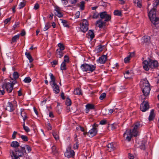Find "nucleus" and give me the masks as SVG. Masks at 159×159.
<instances>
[{"instance_id":"f257e3e1","label":"nucleus","mask_w":159,"mask_h":159,"mask_svg":"<svg viewBox=\"0 0 159 159\" xmlns=\"http://www.w3.org/2000/svg\"><path fill=\"white\" fill-rule=\"evenodd\" d=\"M140 126L139 122H137L135 124L133 129L132 130L131 129H127L124 134V137H125L126 136V140L129 141H130L133 136L136 137L138 136V132L137 129Z\"/></svg>"},{"instance_id":"f03ea898","label":"nucleus","mask_w":159,"mask_h":159,"mask_svg":"<svg viewBox=\"0 0 159 159\" xmlns=\"http://www.w3.org/2000/svg\"><path fill=\"white\" fill-rule=\"evenodd\" d=\"M159 4L158 1H156L153 3V8L148 14L149 17L152 23L155 25L159 24V18L156 16V11L155 6L156 7Z\"/></svg>"},{"instance_id":"7ed1b4c3","label":"nucleus","mask_w":159,"mask_h":159,"mask_svg":"<svg viewBox=\"0 0 159 159\" xmlns=\"http://www.w3.org/2000/svg\"><path fill=\"white\" fill-rule=\"evenodd\" d=\"M143 66L144 69L146 71H148L149 68H156L158 66L157 61L148 58L147 60H144L143 62Z\"/></svg>"},{"instance_id":"20e7f679","label":"nucleus","mask_w":159,"mask_h":159,"mask_svg":"<svg viewBox=\"0 0 159 159\" xmlns=\"http://www.w3.org/2000/svg\"><path fill=\"white\" fill-rule=\"evenodd\" d=\"M80 67L82 70L84 72L89 71L92 72L95 69V66L86 63L82 65Z\"/></svg>"},{"instance_id":"39448f33","label":"nucleus","mask_w":159,"mask_h":159,"mask_svg":"<svg viewBox=\"0 0 159 159\" xmlns=\"http://www.w3.org/2000/svg\"><path fill=\"white\" fill-rule=\"evenodd\" d=\"M141 98L142 100H143V101L141 104L140 109L143 112H145L148 109L149 105L148 102L144 101V99L146 98H144L142 97Z\"/></svg>"},{"instance_id":"423d86ee","label":"nucleus","mask_w":159,"mask_h":159,"mask_svg":"<svg viewBox=\"0 0 159 159\" xmlns=\"http://www.w3.org/2000/svg\"><path fill=\"white\" fill-rule=\"evenodd\" d=\"M99 16L101 19L102 20L104 19V21L105 22L110 21L111 18V16L110 15L107 14V12L104 11L101 12L99 14Z\"/></svg>"},{"instance_id":"0eeeda50","label":"nucleus","mask_w":159,"mask_h":159,"mask_svg":"<svg viewBox=\"0 0 159 159\" xmlns=\"http://www.w3.org/2000/svg\"><path fill=\"white\" fill-rule=\"evenodd\" d=\"M89 23L88 21L85 19H83L80 27L81 31L84 33L85 32L88 30Z\"/></svg>"},{"instance_id":"6e6552de","label":"nucleus","mask_w":159,"mask_h":159,"mask_svg":"<svg viewBox=\"0 0 159 159\" xmlns=\"http://www.w3.org/2000/svg\"><path fill=\"white\" fill-rule=\"evenodd\" d=\"M2 87L3 89H6L8 93H11L13 89V87L9 83L5 82L2 85Z\"/></svg>"},{"instance_id":"1a4fd4ad","label":"nucleus","mask_w":159,"mask_h":159,"mask_svg":"<svg viewBox=\"0 0 159 159\" xmlns=\"http://www.w3.org/2000/svg\"><path fill=\"white\" fill-rule=\"evenodd\" d=\"M54 12L55 16H57L59 17H61L63 16L61 12V9L60 7L57 6L55 7Z\"/></svg>"},{"instance_id":"9d476101","label":"nucleus","mask_w":159,"mask_h":159,"mask_svg":"<svg viewBox=\"0 0 159 159\" xmlns=\"http://www.w3.org/2000/svg\"><path fill=\"white\" fill-rule=\"evenodd\" d=\"M22 147H20V148H15V154L18 157H21L24 155V151L22 149Z\"/></svg>"},{"instance_id":"9b49d317","label":"nucleus","mask_w":159,"mask_h":159,"mask_svg":"<svg viewBox=\"0 0 159 159\" xmlns=\"http://www.w3.org/2000/svg\"><path fill=\"white\" fill-rule=\"evenodd\" d=\"M106 22L103 21L102 20L100 19L96 21V24L98 25V26L100 28L104 27L106 26Z\"/></svg>"},{"instance_id":"f8f14e48","label":"nucleus","mask_w":159,"mask_h":159,"mask_svg":"<svg viewBox=\"0 0 159 159\" xmlns=\"http://www.w3.org/2000/svg\"><path fill=\"white\" fill-rule=\"evenodd\" d=\"M150 86L144 88L142 89V91L143 93V95L142 96H148L150 93Z\"/></svg>"},{"instance_id":"ddd939ff","label":"nucleus","mask_w":159,"mask_h":159,"mask_svg":"<svg viewBox=\"0 0 159 159\" xmlns=\"http://www.w3.org/2000/svg\"><path fill=\"white\" fill-rule=\"evenodd\" d=\"M6 110L9 111L11 112L15 110V108L11 102H8L7 104Z\"/></svg>"},{"instance_id":"4468645a","label":"nucleus","mask_w":159,"mask_h":159,"mask_svg":"<svg viewBox=\"0 0 159 159\" xmlns=\"http://www.w3.org/2000/svg\"><path fill=\"white\" fill-rule=\"evenodd\" d=\"M70 148L69 149V151L67 150V151L65 153V156L68 158L73 157L75 154L74 151L73 150L70 151Z\"/></svg>"},{"instance_id":"2eb2a0df","label":"nucleus","mask_w":159,"mask_h":159,"mask_svg":"<svg viewBox=\"0 0 159 159\" xmlns=\"http://www.w3.org/2000/svg\"><path fill=\"white\" fill-rule=\"evenodd\" d=\"M141 88L142 89L143 87L145 88L149 86V84L148 81L146 80H142L140 83Z\"/></svg>"},{"instance_id":"dca6fc26","label":"nucleus","mask_w":159,"mask_h":159,"mask_svg":"<svg viewBox=\"0 0 159 159\" xmlns=\"http://www.w3.org/2000/svg\"><path fill=\"white\" fill-rule=\"evenodd\" d=\"M97 133V130L96 129L93 128L91 129L88 132L89 134V136L91 137H92L93 136L96 135Z\"/></svg>"},{"instance_id":"f3484780","label":"nucleus","mask_w":159,"mask_h":159,"mask_svg":"<svg viewBox=\"0 0 159 159\" xmlns=\"http://www.w3.org/2000/svg\"><path fill=\"white\" fill-rule=\"evenodd\" d=\"M86 37L89 39H90L91 40H92L94 37V31L93 30H89L88 33L86 34Z\"/></svg>"},{"instance_id":"a211bd4d","label":"nucleus","mask_w":159,"mask_h":159,"mask_svg":"<svg viewBox=\"0 0 159 159\" xmlns=\"http://www.w3.org/2000/svg\"><path fill=\"white\" fill-rule=\"evenodd\" d=\"M107 57L106 55H103L100 57L98 60L99 63L101 64L104 63L106 61Z\"/></svg>"},{"instance_id":"6ab92c4d","label":"nucleus","mask_w":159,"mask_h":159,"mask_svg":"<svg viewBox=\"0 0 159 159\" xmlns=\"http://www.w3.org/2000/svg\"><path fill=\"white\" fill-rule=\"evenodd\" d=\"M22 149L24 150V152L26 153H29L31 150L30 147L27 145H25L24 147H22Z\"/></svg>"},{"instance_id":"aec40b11","label":"nucleus","mask_w":159,"mask_h":159,"mask_svg":"<svg viewBox=\"0 0 159 159\" xmlns=\"http://www.w3.org/2000/svg\"><path fill=\"white\" fill-rule=\"evenodd\" d=\"M86 112L87 113L90 110L94 109V106L93 104H88L86 105Z\"/></svg>"},{"instance_id":"412c9836","label":"nucleus","mask_w":159,"mask_h":159,"mask_svg":"<svg viewBox=\"0 0 159 159\" xmlns=\"http://www.w3.org/2000/svg\"><path fill=\"white\" fill-rule=\"evenodd\" d=\"M134 5L137 7L140 8L142 7V0H134Z\"/></svg>"},{"instance_id":"4be33fe9","label":"nucleus","mask_w":159,"mask_h":159,"mask_svg":"<svg viewBox=\"0 0 159 159\" xmlns=\"http://www.w3.org/2000/svg\"><path fill=\"white\" fill-rule=\"evenodd\" d=\"M53 86L52 87L54 93H58L60 91L59 87L56 84V83L53 84Z\"/></svg>"},{"instance_id":"5701e85b","label":"nucleus","mask_w":159,"mask_h":159,"mask_svg":"<svg viewBox=\"0 0 159 159\" xmlns=\"http://www.w3.org/2000/svg\"><path fill=\"white\" fill-rule=\"evenodd\" d=\"M107 150L109 152L112 151L115 149V148L113 146V143H112L108 144L107 146Z\"/></svg>"},{"instance_id":"b1692460","label":"nucleus","mask_w":159,"mask_h":159,"mask_svg":"<svg viewBox=\"0 0 159 159\" xmlns=\"http://www.w3.org/2000/svg\"><path fill=\"white\" fill-rule=\"evenodd\" d=\"M11 146L16 148H18L19 146V144L17 141H14L11 143Z\"/></svg>"},{"instance_id":"393cba45","label":"nucleus","mask_w":159,"mask_h":159,"mask_svg":"<svg viewBox=\"0 0 159 159\" xmlns=\"http://www.w3.org/2000/svg\"><path fill=\"white\" fill-rule=\"evenodd\" d=\"M150 37L148 36H145L143 38V40L145 44L148 45L150 42Z\"/></svg>"},{"instance_id":"a878e982","label":"nucleus","mask_w":159,"mask_h":159,"mask_svg":"<svg viewBox=\"0 0 159 159\" xmlns=\"http://www.w3.org/2000/svg\"><path fill=\"white\" fill-rule=\"evenodd\" d=\"M155 117V114L154 112V110H152L150 112V114L148 120L149 121H151Z\"/></svg>"},{"instance_id":"bb28decb","label":"nucleus","mask_w":159,"mask_h":159,"mask_svg":"<svg viewBox=\"0 0 159 159\" xmlns=\"http://www.w3.org/2000/svg\"><path fill=\"white\" fill-rule=\"evenodd\" d=\"M56 53V56L57 57L61 58L63 56L62 50H57Z\"/></svg>"},{"instance_id":"cd10ccee","label":"nucleus","mask_w":159,"mask_h":159,"mask_svg":"<svg viewBox=\"0 0 159 159\" xmlns=\"http://www.w3.org/2000/svg\"><path fill=\"white\" fill-rule=\"evenodd\" d=\"M25 55L26 56V57L29 60L30 62L31 63L33 61V59L29 52H26L25 53Z\"/></svg>"},{"instance_id":"c85d7f7f","label":"nucleus","mask_w":159,"mask_h":159,"mask_svg":"<svg viewBox=\"0 0 159 159\" xmlns=\"http://www.w3.org/2000/svg\"><path fill=\"white\" fill-rule=\"evenodd\" d=\"M75 94L80 95L82 94L81 90L79 89H75L74 92Z\"/></svg>"},{"instance_id":"c756f323","label":"nucleus","mask_w":159,"mask_h":159,"mask_svg":"<svg viewBox=\"0 0 159 159\" xmlns=\"http://www.w3.org/2000/svg\"><path fill=\"white\" fill-rule=\"evenodd\" d=\"M97 49L98 50L107 49L105 45H102L101 44L97 47Z\"/></svg>"},{"instance_id":"7c9ffc66","label":"nucleus","mask_w":159,"mask_h":159,"mask_svg":"<svg viewBox=\"0 0 159 159\" xmlns=\"http://www.w3.org/2000/svg\"><path fill=\"white\" fill-rule=\"evenodd\" d=\"M51 27L50 24L49 22H48L45 24V27L43 29V30L45 31L47 30Z\"/></svg>"},{"instance_id":"2f4dec72","label":"nucleus","mask_w":159,"mask_h":159,"mask_svg":"<svg viewBox=\"0 0 159 159\" xmlns=\"http://www.w3.org/2000/svg\"><path fill=\"white\" fill-rule=\"evenodd\" d=\"M60 20L61 21V23L63 24V25L64 27H69V25L67 23V21L61 19Z\"/></svg>"},{"instance_id":"473e14b6","label":"nucleus","mask_w":159,"mask_h":159,"mask_svg":"<svg viewBox=\"0 0 159 159\" xmlns=\"http://www.w3.org/2000/svg\"><path fill=\"white\" fill-rule=\"evenodd\" d=\"M52 134L56 140H58L59 139V137L57 134V132L53 131L52 132Z\"/></svg>"},{"instance_id":"72a5a7b5","label":"nucleus","mask_w":159,"mask_h":159,"mask_svg":"<svg viewBox=\"0 0 159 159\" xmlns=\"http://www.w3.org/2000/svg\"><path fill=\"white\" fill-rule=\"evenodd\" d=\"M80 9L82 10H84V1H82L80 2Z\"/></svg>"},{"instance_id":"f704fd0d","label":"nucleus","mask_w":159,"mask_h":159,"mask_svg":"<svg viewBox=\"0 0 159 159\" xmlns=\"http://www.w3.org/2000/svg\"><path fill=\"white\" fill-rule=\"evenodd\" d=\"M124 76L126 79H129L131 78V76H127V75H131V74L129 71H127L126 73L124 74Z\"/></svg>"},{"instance_id":"c9c22d12","label":"nucleus","mask_w":159,"mask_h":159,"mask_svg":"<svg viewBox=\"0 0 159 159\" xmlns=\"http://www.w3.org/2000/svg\"><path fill=\"white\" fill-rule=\"evenodd\" d=\"M19 35H16L14 36L12 39V42H14L16 41V40L19 39Z\"/></svg>"},{"instance_id":"e433bc0d","label":"nucleus","mask_w":159,"mask_h":159,"mask_svg":"<svg viewBox=\"0 0 159 159\" xmlns=\"http://www.w3.org/2000/svg\"><path fill=\"white\" fill-rule=\"evenodd\" d=\"M50 78L51 79V82H52V84H55L56 83H55V80L54 77V76L52 74L50 73Z\"/></svg>"},{"instance_id":"4c0bfd02","label":"nucleus","mask_w":159,"mask_h":159,"mask_svg":"<svg viewBox=\"0 0 159 159\" xmlns=\"http://www.w3.org/2000/svg\"><path fill=\"white\" fill-rule=\"evenodd\" d=\"M23 127L24 129L26 132H28L30 131V129L27 126H25V123L23 122Z\"/></svg>"},{"instance_id":"58836bf2","label":"nucleus","mask_w":159,"mask_h":159,"mask_svg":"<svg viewBox=\"0 0 159 159\" xmlns=\"http://www.w3.org/2000/svg\"><path fill=\"white\" fill-rule=\"evenodd\" d=\"M114 15H117L118 16H121V11L116 10L114 12Z\"/></svg>"},{"instance_id":"ea45409f","label":"nucleus","mask_w":159,"mask_h":159,"mask_svg":"<svg viewBox=\"0 0 159 159\" xmlns=\"http://www.w3.org/2000/svg\"><path fill=\"white\" fill-rule=\"evenodd\" d=\"M66 104L68 106L71 105V100L68 98H67L66 100Z\"/></svg>"},{"instance_id":"a19ab883","label":"nucleus","mask_w":159,"mask_h":159,"mask_svg":"<svg viewBox=\"0 0 159 159\" xmlns=\"http://www.w3.org/2000/svg\"><path fill=\"white\" fill-rule=\"evenodd\" d=\"M61 69L62 70H66V64L64 62H63L62 63L61 65Z\"/></svg>"},{"instance_id":"79ce46f5","label":"nucleus","mask_w":159,"mask_h":159,"mask_svg":"<svg viewBox=\"0 0 159 159\" xmlns=\"http://www.w3.org/2000/svg\"><path fill=\"white\" fill-rule=\"evenodd\" d=\"M145 141H143L142 142V144L140 146V148L144 150L145 149Z\"/></svg>"},{"instance_id":"37998d69","label":"nucleus","mask_w":159,"mask_h":159,"mask_svg":"<svg viewBox=\"0 0 159 159\" xmlns=\"http://www.w3.org/2000/svg\"><path fill=\"white\" fill-rule=\"evenodd\" d=\"M13 77L14 79H16L19 77L18 73L17 72H14L13 75Z\"/></svg>"},{"instance_id":"c03bdc74","label":"nucleus","mask_w":159,"mask_h":159,"mask_svg":"<svg viewBox=\"0 0 159 159\" xmlns=\"http://www.w3.org/2000/svg\"><path fill=\"white\" fill-rule=\"evenodd\" d=\"M58 45L60 50H64L65 48L64 45L61 43H59Z\"/></svg>"},{"instance_id":"a18cd8bd","label":"nucleus","mask_w":159,"mask_h":159,"mask_svg":"<svg viewBox=\"0 0 159 159\" xmlns=\"http://www.w3.org/2000/svg\"><path fill=\"white\" fill-rule=\"evenodd\" d=\"M130 55H129L127 57H125L124 60V62L125 63H127L129 62L130 60Z\"/></svg>"},{"instance_id":"49530a36","label":"nucleus","mask_w":159,"mask_h":159,"mask_svg":"<svg viewBox=\"0 0 159 159\" xmlns=\"http://www.w3.org/2000/svg\"><path fill=\"white\" fill-rule=\"evenodd\" d=\"M25 83H29L31 82V79L30 77H27L25 78L24 80Z\"/></svg>"},{"instance_id":"de8ad7c7","label":"nucleus","mask_w":159,"mask_h":159,"mask_svg":"<svg viewBox=\"0 0 159 159\" xmlns=\"http://www.w3.org/2000/svg\"><path fill=\"white\" fill-rule=\"evenodd\" d=\"M20 138L22 139L25 141H27L28 140V138L27 136H26L22 135L20 136Z\"/></svg>"},{"instance_id":"09e8293b","label":"nucleus","mask_w":159,"mask_h":159,"mask_svg":"<svg viewBox=\"0 0 159 159\" xmlns=\"http://www.w3.org/2000/svg\"><path fill=\"white\" fill-rule=\"evenodd\" d=\"M25 2H20V4L19 5V9H20L21 8H23L25 6Z\"/></svg>"},{"instance_id":"8fccbe9b","label":"nucleus","mask_w":159,"mask_h":159,"mask_svg":"<svg viewBox=\"0 0 159 159\" xmlns=\"http://www.w3.org/2000/svg\"><path fill=\"white\" fill-rule=\"evenodd\" d=\"M106 96V94L105 93H103L101 94L99 98L100 100H102Z\"/></svg>"},{"instance_id":"3c124183","label":"nucleus","mask_w":159,"mask_h":159,"mask_svg":"<svg viewBox=\"0 0 159 159\" xmlns=\"http://www.w3.org/2000/svg\"><path fill=\"white\" fill-rule=\"evenodd\" d=\"M69 61V58L68 56L66 55L64 57V61L65 63L67 62L68 63Z\"/></svg>"},{"instance_id":"603ef678","label":"nucleus","mask_w":159,"mask_h":159,"mask_svg":"<svg viewBox=\"0 0 159 159\" xmlns=\"http://www.w3.org/2000/svg\"><path fill=\"white\" fill-rule=\"evenodd\" d=\"M58 63L57 61L54 60L53 61L51 62V64L52 65V67H54Z\"/></svg>"},{"instance_id":"864d4df0","label":"nucleus","mask_w":159,"mask_h":159,"mask_svg":"<svg viewBox=\"0 0 159 159\" xmlns=\"http://www.w3.org/2000/svg\"><path fill=\"white\" fill-rule=\"evenodd\" d=\"M52 152L54 153H56L57 152V150L56 149V147L55 146H53L52 148Z\"/></svg>"},{"instance_id":"5fc2aeb1","label":"nucleus","mask_w":159,"mask_h":159,"mask_svg":"<svg viewBox=\"0 0 159 159\" xmlns=\"http://www.w3.org/2000/svg\"><path fill=\"white\" fill-rule=\"evenodd\" d=\"M99 15V14L98 13H94L93 15V18H97L98 17Z\"/></svg>"},{"instance_id":"6e6d98bb","label":"nucleus","mask_w":159,"mask_h":159,"mask_svg":"<svg viewBox=\"0 0 159 159\" xmlns=\"http://www.w3.org/2000/svg\"><path fill=\"white\" fill-rule=\"evenodd\" d=\"M20 23L19 22H16L15 24L13 26V29L15 30L16 28L19 25Z\"/></svg>"},{"instance_id":"4d7b16f0","label":"nucleus","mask_w":159,"mask_h":159,"mask_svg":"<svg viewBox=\"0 0 159 159\" xmlns=\"http://www.w3.org/2000/svg\"><path fill=\"white\" fill-rule=\"evenodd\" d=\"M11 80H13L12 82H11V84L12 86L13 87V85L16 83V79H14L13 80L12 78H11Z\"/></svg>"},{"instance_id":"13d9d810","label":"nucleus","mask_w":159,"mask_h":159,"mask_svg":"<svg viewBox=\"0 0 159 159\" xmlns=\"http://www.w3.org/2000/svg\"><path fill=\"white\" fill-rule=\"evenodd\" d=\"M11 20V17L8 18L4 20V23L5 24H7L8 23V22H9Z\"/></svg>"},{"instance_id":"bf43d9fd","label":"nucleus","mask_w":159,"mask_h":159,"mask_svg":"<svg viewBox=\"0 0 159 159\" xmlns=\"http://www.w3.org/2000/svg\"><path fill=\"white\" fill-rule=\"evenodd\" d=\"M107 123V121L106 120H102L100 121V124L101 125H104Z\"/></svg>"},{"instance_id":"052dcab7","label":"nucleus","mask_w":159,"mask_h":159,"mask_svg":"<svg viewBox=\"0 0 159 159\" xmlns=\"http://www.w3.org/2000/svg\"><path fill=\"white\" fill-rule=\"evenodd\" d=\"M77 0H70V2L72 4H75L77 2Z\"/></svg>"},{"instance_id":"680f3d73","label":"nucleus","mask_w":159,"mask_h":159,"mask_svg":"<svg viewBox=\"0 0 159 159\" xmlns=\"http://www.w3.org/2000/svg\"><path fill=\"white\" fill-rule=\"evenodd\" d=\"M128 157L130 159H134V157L132 154L129 153Z\"/></svg>"},{"instance_id":"e2e57ef3","label":"nucleus","mask_w":159,"mask_h":159,"mask_svg":"<svg viewBox=\"0 0 159 159\" xmlns=\"http://www.w3.org/2000/svg\"><path fill=\"white\" fill-rule=\"evenodd\" d=\"M10 153L11 154V153L12 154V155H11V156L12 157H13L14 156H15V153L14 152H13V151L12 150H10Z\"/></svg>"},{"instance_id":"0e129e2a","label":"nucleus","mask_w":159,"mask_h":159,"mask_svg":"<svg viewBox=\"0 0 159 159\" xmlns=\"http://www.w3.org/2000/svg\"><path fill=\"white\" fill-rule=\"evenodd\" d=\"M80 12L79 11H78L76 12L75 14L76 17L78 18L79 17L80 15Z\"/></svg>"},{"instance_id":"69168bd1","label":"nucleus","mask_w":159,"mask_h":159,"mask_svg":"<svg viewBox=\"0 0 159 159\" xmlns=\"http://www.w3.org/2000/svg\"><path fill=\"white\" fill-rule=\"evenodd\" d=\"M39 8V5L38 3H36L34 6V9L37 10Z\"/></svg>"},{"instance_id":"338daca9","label":"nucleus","mask_w":159,"mask_h":159,"mask_svg":"<svg viewBox=\"0 0 159 159\" xmlns=\"http://www.w3.org/2000/svg\"><path fill=\"white\" fill-rule=\"evenodd\" d=\"M17 134V132L16 131H14L12 135V138L13 139L16 138V135Z\"/></svg>"},{"instance_id":"774afa93","label":"nucleus","mask_w":159,"mask_h":159,"mask_svg":"<svg viewBox=\"0 0 159 159\" xmlns=\"http://www.w3.org/2000/svg\"><path fill=\"white\" fill-rule=\"evenodd\" d=\"M78 144L76 143L74 145V149H77L78 148Z\"/></svg>"}]
</instances>
